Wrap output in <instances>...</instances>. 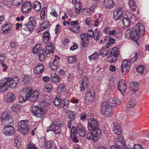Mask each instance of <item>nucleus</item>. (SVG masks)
I'll return each mask as SVG.
<instances>
[{
    "label": "nucleus",
    "instance_id": "obj_45",
    "mask_svg": "<svg viewBox=\"0 0 149 149\" xmlns=\"http://www.w3.org/2000/svg\"><path fill=\"white\" fill-rule=\"evenodd\" d=\"M60 79L59 76L56 74H52L51 77V81L54 83L58 82Z\"/></svg>",
    "mask_w": 149,
    "mask_h": 149
},
{
    "label": "nucleus",
    "instance_id": "obj_58",
    "mask_svg": "<svg viewBox=\"0 0 149 149\" xmlns=\"http://www.w3.org/2000/svg\"><path fill=\"white\" fill-rule=\"evenodd\" d=\"M115 87V85L113 82L111 81L110 82V84L108 87L107 88L108 90L109 91H113Z\"/></svg>",
    "mask_w": 149,
    "mask_h": 149
},
{
    "label": "nucleus",
    "instance_id": "obj_25",
    "mask_svg": "<svg viewBox=\"0 0 149 149\" xmlns=\"http://www.w3.org/2000/svg\"><path fill=\"white\" fill-rule=\"evenodd\" d=\"M77 133L82 137H84L86 134V129L82 124H79L77 126Z\"/></svg>",
    "mask_w": 149,
    "mask_h": 149
},
{
    "label": "nucleus",
    "instance_id": "obj_19",
    "mask_svg": "<svg viewBox=\"0 0 149 149\" xmlns=\"http://www.w3.org/2000/svg\"><path fill=\"white\" fill-rule=\"evenodd\" d=\"M126 33V34L129 36V37L132 39H134L136 38V39L137 40L139 39L140 38H141L139 37V34L138 33L134 31V29L132 30H127Z\"/></svg>",
    "mask_w": 149,
    "mask_h": 149
},
{
    "label": "nucleus",
    "instance_id": "obj_14",
    "mask_svg": "<svg viewBox=\"0 0 149 149\" xmlns=\"http://www.w3.org/2000/svg\"><path fill=\"white\" fill-rule=\"evenodd\" d=\"M69 27L70 30L73 33H78L80 31V27L78 20L71 21Z\"/></svg>",
    "mask_w": 149,
    "mask_h": 149
},
{
    "label": "nucleus",
    "instance_id": "obj_31",
    "mask_svg": "<svg viewBox=\"0 0 149 149\" xmlns=\"http://www.w3.org/2000/svg\"><path fill=\"white\" fill-rule=\"evenodd\" d=\"M97 18L94 21L93 25L95 26H97L100 25L103 20V16L101 14H96Z\"/></svg>",
    "mask_w": 149,
    "mask_h": 149
},
{
    "label": "nucleus",
    "instance_id": "obj_40",
    "mask_svg": "<svg viewBox=\"0 0 149 149\" xmlns=\"http://www.w3.org/2000/svg\"><path fill=\"white\" fill-rule=\"evenodd\" d=\"M21 109V107L17 104H14L12 106L11 109L12 111L17 113L19 112Z\"/></svg>",
    "mask_w": 149,
    "mask_h": 149
},
{
    "label": "nucleus",
    "instance_id": "obj_3",
    "mask_svg": "<svg viewBox=\"0 0 149 149\" xmlns=\"http://www.w3.org/2000/svg\"><path fill=\"white\" fill-rule=\"evenodd\" d=\"M28 121L27 120L19 121L18 123V130L23 135H25L28 133L29 130L28 125Z\"/></svg>",
    "mask_w": 149,
    "mask_h": 149
},
{
    "label": "nucleus",
    "instance_id": "obj_44",
    "mask_svg": "<svg viewBox=\"0 0 149 149\" xmlns=\"http://www.w3.org/2000/svg\"><path fill=\"white\" fill-rule=\"evenodd\" d=\"M105 42H107V45H108V46H110V44H113L115 40L112 37L109 36H106L104 38Z\"/></svg>",
    "mask_w": 149,
    "mask_h": 149
},
{
    "label": "nucleus",
    "instance_id": "obj_55",
    "mask_svg": "<svg viewBox=\"0 0 149 149\" xmlns=\"http://www.w3.org/2000/svg\"><path fill=\"white\" fill-rule=\"evenodd\" d=\"M74 6L75 10H78L80 12V10L82 8L81 3L80 2H79L75 3Z\"/></svg>",
    "mask_w": 149,
    "mask_h": 149
},
{
    "label": "nucleus",
    "instance_id": "obj_46",
    "mask_svg": "<svg viewBox=\"0 0 149 149\" xmlns=\"http://www.w3.org/2000/svg\"><path fill=\"white\" fill-rule=\"evenodd\" d=\"M66 87L63 84H61L58 87L57 91L59 94H62L66 92Z\"/></svg>",
    "mask_w": 149,
    "mask_h": 149
},
{
    "label": "nucleus",
    "instance_id": "obj_49",
    "mask_svg": "<svg viewBox=\"0 0 149 149\" xmlns=\"http://www.w3.org/2000/svg\"><path fill=\"white\" fill-rule=\"evenodd\" d=\"M50 36L48 32H45L44 34L43 42L45 43H47L49 39Z\"/></svg>",
    "mask_w": 149,
    "mask_h": 149
},
{
    "label": "nucleus",
    "instance_id": "obj_63",
    "mask_svg": "<svg viewBox=\"0 0 149 149\" xmlns=\"http://www.w3.org/2000/svg\"><path fill=\"white\" fill-rule=\"evenodd\" d=\"M92 12L90 10H87L86 9H84L82 12V14L86 15H90L91 14Z\"/></svg>",
    "mask_w": 149,
    "mask_h": 149
},
{
    "label": "nucleus",
    "instance_id": "obj_47",
    "mask_svg": "<svg viewBox=\"0 0 149 149\" xmlns=\"http://www.w3.org/2000/svg\"><path fill=\"white\" fill-rule=\"evenodd\" d=\"M122 22L125 28H127L130 25V22L129 19L126 17H124L122 19Z\"/></svg>",
    "mask_w": 149,
    "mask_h": 149
},
{
    "label": "nucleus",
    "instance_id": "obj_48",
    "mask_svg": "<svg viewBox=\"0 0 149 149\" xmlns=\"http://www.w3.org/2000/svg\"><path fill=\"white\" fill-rule=\"evenodd\" d=\"M45 54L46 53L44 50L40 52L38 55V60L39 61H42L45 60L46 57V55Z\"/></svg>",
    "mask_w": 149,
    "mask_h": 149
},
{
    "label": "nucleus",
    "instance_id": "obj_20",
    "mask_svg": "<svg viewBox=\"0 0 149 149\" xmlns=\"http://www.w3.org/2000/svg\"><path fill=\"white\" fill-rule=\"evenodd\" d=\"M32 6L30 2L26 1L22 5L21 10L22 12L25 14L29 12L31 9Z\"/></svg>",
    "mask_w": 149,
    "mask_h": 149
},
{
    "label": "nucleus",
    "instance_id": "obj_23",
    "mask_svg": "<svg viewBox=\"0 0 149 149\" xmlns=\"http://www.w3.org/2000/svg\"><path fill=\"white\" fill-rule=\"evenodd\" d=\"M114 141L116 145L120 148H123L125 147L124 141L121 136L116 138L115 139Z\"/></svg>",
    "mask_w": 149,
    "mask_h": 149
},
{
    "label": "nucleus",
    "instance_id": "obj_35",
    "mask_svg": "<svg viewBox=\"0 0 149 149\" xmlns=\"http://www.w3.org/2000/svg\"><path fill=\"white\" fill-rule=\"evenodd\" d=\"M139 54V52H136L131 53L130 57V59L131 62L134 63L137 59Z\"/></svg>",
    "mask_w": 149,
    "mask_h": 149
},
{
    "label": "nucleus",
    "instance_id": "obj_13",
    "mask_svg": "<svg viewBox=\"0 0 149 149\" xmlns=\"http://www.w3.org/2000/svg\"><path fill=\"white\" fill-rule=\"evenodd\" d=\"M130 64V62L127 60H124L122 61L120 69L123 75L125 74L129 71Z\"/></svg>",
    "mask_w": 149,
    "mask_h": 149
},
{
    "label": "nucleus",
    "instance_id": "obj_24",
    "mask_svg": "<svg viewBox=\"0 0 149 149\" xmlns=\"http://www.w3.org/2000/svg\"><path fill=\"white\" fill-rule=\"evenodd\" d=\"M29 20L30 21L26 24V25L28 31H29L31 32L33 31L34 24H36V22L33 17H30Z\"/></svg>",
    "mask_w": 149,
    "mask_h": 149
},
{
    "label": "nucleus",
    "instance_id": "obj_7",
    "mask_svg": "<svg viewBox=\"0 0 149 149\" xmlns=\"http://www.w3.org/2000/svg\"><path fill=\"white\" fill-rule=\"evenodd\" d=\"M31 111L33 115L37 118H41L43 116L44 112L43 109L35 106H33Z\"/></svg>",
    "mask_w": 149,
    "mask_h": 149
},
{
    "label": "nucleus",
    "instance_id": "obj_38",
    "mask_svg": "<svg viewBox=\"0 0 149 149\" xmlns=\"http://www.w3.org/2000/svg\"><path fill=\"white\" fill-rule=\"evenodd\" d=\"M39 92L36 90L33 92L32 94L31 93L30 95V100L32 102L35 101L39 97Z\"/></svg>",
    "mask_w": 149,
    "mask_h": 149
},
{
    "label": "nucleus",
    "instance_id": "obj_8",
    "mask_svg": "<svg viewBox=\"0 0 149 149\" xmlns=\"http://www.w3.org/2000/svg\"><path fill=\"white\" fill-rule=\"evenodd\" d=\"M119 52L117 47H114L111 51L110 54L108 58L109 62L114 63L117 60Z\"/></svg>",
    "mask_w": 149,
    "mask_h": 149
},
{
    "label": "nucleus",
    "instance_id": "obj_9",
    "mask_svg": "<svg viewBox=\"0 0 149 149\" xmlns=\"http://www.w3.org/2000/svg\"><path fill=\"white\" fill-rule=\"evenodd\" d=\"M54 104L56 106L59 105L64 109H67L69 101L67 98H65L61 102V99L58 97H56L54 101Z\"/></svg>",
    "mask_w": 149,
    "mask_h": 149
},
{
    "label": "nucleus",
    "instance_id": "obj_1",
    "mask_svg": "<svg viewBox=\"0 0 149 149\" xmlns=\"http://www.w3.org/2000/svg\"><path fill=\"white\" fill-rule=\"evenodd\" d=\"M33 89L31 86H29L20 90L19 92L20 97L19 101L21 102H24L28 100L30 97Z\"/></svg>",
    "mask_w": 149,
    "mask_h": 149
},
{
    "label": "nucleus",
    "instance_id": "obj_54",
    "mask_svg": "<svg viewBox=\"0 0 149 149\" xmlns=\"http://www.w3.org/2000/svg\"><path fill=\"white\" fill-rule=\"evenodd\" d=\"M13 4L15 6H18L22 4L23 0H13Z\"/></svg>",
    "mask_w": 149,
    "mask_h": 149
},
{
    "label": "nucleus",
    "instance_id": "obj_32",
    "mask_svg": "<svg viewBox=\"0 0 149 149\" xmlns=\"http://www.w3.org/2000/svg\"><path fill=\"white\" fill-rule=\"evenodd\" d=\"M15 95L13 93L10 92L7 94L4 99L6 102H12L15 100Z\"/></svg>",
    "mask_w": 149,
    "mask_h": 149
},
{
    "label": "nucleus",
    "instance_id": "obj_16",
    "mask_svg": "<svg viewBox=\"0 0 149 149\" xmlns=\"http://www.w3.org/2000/svg\"><path fill=\"white\" fill-rule=\"evenodd\" d=\"M105 103H108L109 106L114 107L119 105L120 103V100L116 97L110 98L108 101Z\"/></svg>",
    "mask_w": 149,
    "mask_h": 149
},
{
    "label": "nucleus",
    "instance_id": "obj_22",
    "mask_svg": "<svg viewBox=\"0 0 149 149\" xmlns=\"http://www.w3.org/2000/svg\"><path fill=\"white\" fill-rule=\"evenodd\" d=\"M95 95L93 91H91L86 94L85 101L87 104H88L90 102L93 101L94 100Z\"/></svg>",
    "mask_w": 149,
    "mask_h": 149
},
{
    "label": "nucleus",
    "instance_id": "obj_42",
    "mask_svg": "<svg viewBox=\"0 0 149 149\" xmlns=\"http://www.w3.org/2000/svg\"><path fill=\"white\" fill-rule=\"evenodd\" d=\"M41 47L40 44H36L33 47L32 49V52L34 54H37L39 52L40 53L42 51H43Z\"/></svg>",
    "mask_w": 149,
    "mask_h": 149
},
{
    "label": "nucleus",
    "instance_id": "obj_36",
    "mask_svg": "<svg viewBox=\"0 0 149 149\" xmlns=\"http://www.w3.org/2000/svg\"><path fill=\"white\" fill-rule=\"evenodd\" d=\"M130 85V90L132 92H135L138 90L139 85L137 82L132 81Z\"/></svg>",
    "mask_w": 149,
    "mask_h": 149
},
{
    "label": "nucleus",
    "instance_id": "obj_27",
    "mask_svg": "<svg viewBox=\"0 0 149 149\" xmlns=\"http://www.w3.org/2000/svg\"><path fill=\"white\" fill-rule=\"evenodd\" d=\"M42 139L44 140L43 143H45V146L47 149H56V144L53 141H51L46 142L45 138H42Z\"/></svg>",
    "mask_w": 149,
    "mask_h": 149
},
{
    "label": "nucleus",
    "instance_id": "obj_2",
    "mask_svg": "<svg viewBox=\"0 0 149 149\" xmlns=\"http://www.w3.org/2000/svg\"><path fill=\"white\" fill-rule=\"evenodd\" d=\"M88 130L91 132L102 133L97 120L93 118H91L88 120Z\"/></svg>",
    "mask_w": 149,
    "mask_h": 149
},
{
    "label": "nucleus",
    "instance_id": "obj_15",
    "mask_svg": "<svg viewBox=\"0 0 149 149\" xmlns=\"http://www.w3.org/2000/svg\"><path fill=\"white\" fill-rule=\"evenodd\" d=\"M81 43L83 47H85L88 42V37L86 33H82L80 35Z\"/></svg>",
    "mask_w": 149,
    "mask_h": 149
},
{
    "label": "nucleus",
    "instance_id": "obj_10",
    "mask_svg": "<svg viewBox=\"0 0 149 149\" xmlns=\"http://www.w3.org/2000/svg\"><path fill=\"white\" fill-rule=\"evenodd\" d=\"M3 79H5L7 81L6 82V84H9L8 85V87H10L12 88H14L17 86V84L19 82V79L17 77H15L13 78L7 77Z\"/></svg>",
    "mask_w": 149,
    "mask_h": 149
},
{
    "label": "nucleus",
    "instance_id": "obj_11",
    "mask_svg": "<svg viewBox=\"0 0 149 149\" xmlns=\"http://www.w3.org/2000/svg\"><path fill=\"white\" fill-rule=\"evenodd\" d=\"M101 135L102 133L91 132L87 134L86 138L88 140H92L95 142L97 141L98 139L100 138Z\"/></svg>",
    "mask_w": 149,
    "mask_h": 149
},
{
    "label": "nucleus",
    "instance_id": "obj_6",
    "mask_svg": "<svg viewBox=\"0 0 149 149\" xmlns=\"http://www.w3.org/2000/svg\"><path fill=\"white\" fill-rule=\"evenodd\" d=\"M0 119L2 125L11 124L13 122L11 116L6 111H3L2 113Z\"/></svg>",
    "mask_w": 149,
    "mask_h": 149
},
{
    "label": "nucleus",
    "instance_id": "obj_4",
    "mask_svg": "<svg viewBox=\"0 0 149 149\" xmlns=\"http://www.w3.org/2000/svg\"><path fill=\"white\" fill-rule=\"evenodd\" d=\"M1 129L2 133L7 136H12L15 133L14 127L11 125H2Z\"/></svg>",
    "mask_w": 149,
    "mask_h": 149
},
{
    "label": "nucleus",
    "instance_id": "obj_64",
    "mask_svg": "<svg viewBox=\"0 0 149 149\" xmlns=\"http://www.w3.org/2000/svg\"><path fill=\"white\" fill-rule=\"evenodd\" d=\"M111 27L110 26H106L104 28L103 32L105 34L108 35L111 30Z\"/></svg>",
    "mask_w": 149,
    "mask_h": 149
},
{
    "label": "nucleus",
    "instance_id": "obj_57",
    "mask_svg": "<svg viewBox=\"0 0 149 149\" xmlns=\"http://www.w3.org/2000/svg\"><path fill=\"white\" fill-rule=\"evenodd\" d=\"M145 69L144 66H143L141 65L139 66L136 68L137 71L141 74H142L143 73V71Z\"/></svg>",
    "mask_w": 149,
    "mask_h": 149
},
{
    "label": "nucleus",
    "instance_id": "obj_60",
    "mask_svg": "<svg viewBox=\"0 0 149 149\" xmlns=\"http://www.w3.org/2000/svg\"><path fill=\"white\" fill-rule=\"evenodd\" d=\"M70 136H74L77 133V127L76 128L75 127H72L70 130Z\"/></svg>",
    "mask_w": 149,
    "mask_h": 149
},
{
    "label": "nucleus",
    "instance_id": "obj_39",
    "mask_svg": "<svg viewBox=\"0 0 149 149\" xmlns=\"http://www.w3.org/2000/svg\"><path fill=\"white\" fill-rule=\"evenodd\" d=\"M54 50V48L53 45L51 43H49L46 47L45 52L46 54H48L53 53Z\"/></svg>",
    "mask_w": 149,
    "mask_h": 149
},
{
    "label": "nucleus",
    "instance_id": "obj_30",
    "mask_svg": "<svg viewBox=\"0 0 149 149\" xmlns=\"http://www.w3.org/2000/svg\"><path fill=\"white\" fill-rule=\"evenodd\" d=\"M44 69L43 65L41 64H39L34 68L33 72L36 74H39L43 72Z\"/></svg>",
    "mask_w": 149,
    "mask_h": 149
},
{
    "label": "nucleus",
    "instance_id": "obj_62",
    "mask_svg": "<svg viewBox=\"0 0 149 149\" xmlns=\"http://www.w3.org/2000/svg\"><path fill=\"white\" fill-rule=\"evenodd\" d=\"M5 56L4 53H0V64L3 62L5 60Z\"/></svg>",
    "mask_w": 149,
    "mask_h": 149
},
{
    "label": "nucleus",
    "instance_id": "obj_51",
    "mask_svg": "<svg viewBox=\"0 0 149 149\" xmlns=\"http://www.w3.org/2000/svg\"><path fill=\"white\" fill-rule=\"evenodd\" d=\"M49 66L51 69L53 70H56L58 68V64L56 62H51Z\"/></svg>",
    "mask_w": 149,
    "mask_h": 149
},
{
    "label": "nucleus",
    "instance_id": "obj_59",
    "mask_svg": "<svg viewBox=\"0 0 149 149\" xmlns=\"http://www.w3.org/2000/svg\"><path fill=\"white\" fill-rule=\"evenodd\" d=\"M98 57V54L97 53L93 54L89 57L90 60H95Z\"/></svg>",
    "mask_w": 149,
    "mask_h": 149
},
{
    "label": "nucleus",
    "instance_id": "obj_5",
    "mask_svg": "<svg viewBox=\"0 0 149 149\" xmlns=\"http://www.w3.org/2000/svg\"><path fill=\"white\" fill-rule=\"evenodd\" d=\"M112 107L109 106L108 103L103 102L102 104L101 113L106 117H111L113 115Z\"/></svg>",
    "mask_w": 149,
    "mask_h": 149
},
{
    "label": "nucleus",
    "instance_id": "obj_26",
    "mask_svg": "<svg viewBox=\"0 0 149 149\" xmlns=\"http://www.w3.org/2000/svg\"><path fill=\"white\" fill-rule=\"evenodd\" d=\"M112 132L114 134L117 135H119L122 132V130L119 125L116 123H114L113 125Z\"/></svg>",
    "mask_w": 149,
    "mask_h": 149
},
{
    "label": "nucleus",
    "instance_id": "obj_21",
    "mask_svg": "<svg viewBox=\"0 0 149 149\" xmlns=\"http://www.w3.org/2000/svg\"><path fill=\"white\" fill-rule=\"evenodd\" d=\"M114 17L116 20L120 19L123 17V9L120 8H118L113 12Z\"/></svg>",
    "mask_w": 149,
    "mask_h": 149
},
{
    "label": "nucleus",
    "instance_id": "obj_12",
    "mask_svg": "<svg viewBox=\"0 0 149 149\" xmlns=\"http://www.w3.org/2000/svg\"><path fill=\"white\" fill-rule=\"evenodd\" d=\"M134 31L137 32L139 34V37H142L145 32V27L143 24L139 22L137 23L134 27Z\"/></svg>",
    "mask_w": 149,
    "mask_h": 149
},
{
    "label": "nucleus",
    "instance_id": "obj_29",
    "mask_svg": "<svg viewBox=\"0 0 149 149\" xmlns=\"http://www.w3.org/2000/svg\"><path fill=\"white\" fill-rule=\"evenodd\" d=\"M7 80L5 79H2V80L0 81V92H3L6 91L8 89V85H9L8 84H6V82Z\"/></svg>",
    "mask_w": 149,
    "mask_h": 149
},
{
    "label": "nucleus",
    "instance_id": "obj_37",
    "mask_svg": "<svg viewBox=\"0 0 149 149\" xmlns=\"http://www.w3.org/2000/svg\"><path fill=\"white\" fill-rule=\"evenodd\" d=\"M109 46H108V45H106V46L103 47L100 50V55H101L102 57L107 55L109 52V49L108 48Z\"/></svg>",
    "mask_w": 149,
    "mask_h": 149
},
{
    "label": "nucleus",
    "instance_id": "obj_52",
    "mask_svg": "<svg viewBox=\"0 0 149 149\" xmlns=\"http://www.w3.org/2000/svg\"><path fill=\"white\" fill-rule=\"evenodd\" d=\"M41 8V5L40 3L37 1H36L33 4V8L36 11H39Z\"/></svg>",
    "mask_w": 149,
    "mask_h": 149
},
{
    "label": "nucleus",
    "instance_id": "obj_53",
    "mask_svg": "<svg viewBox=\"0 0 149 149\" xmlns=\"http://www.w3.org/2000/svg\"><path fill=\"white\" fill-rule=\"evenodd\" d=\"M31 79V77L29 75H25L24 77L23 82L25 84L29 82Z\"/></svg>",
    "mask_w": 149,
    "mask_h": 149
},
{
    "label": "nucleus",
    "instance_id": "obj_17",
    "mask_svg": "<svg viewBox=\"0 0 149 149\" xmlns=\"http://www.w3.org/2000/svg\"><path fill=\"white\" fill-rule=\"evenodd\" d=\"M127 84L124 80H121L119 81L118 89L122 94H123L127 88Z\"/></svg>",
    "mask_w": 149,
    "mask_h": 149
},
{
    "label": "nucleus",
    "instance_id": "obj_56",
    "mask_svg": "<svg viewBox=\"0 0 149 149\" xmlns=\"http://www.w3.org/2000/svg\"><path fill=\"white\" fill-rule=\"evenodd\" d=\"M101 35V33L100 31L96 32L94 33V34L93 36L94 39L95 40H97L99 39V37Z\"/></svg>",
    "mask_w": 149,
    "mask_h": 149
},
{
    "label": "nucleus",
    "instance_id": "obj_61",
    "mask_svg": "<svg viewBox=\"0 0 149 149\" xmlns=\"http://www.w3.org/2000/svg\"><path fill=\"white\" fill-rule=\"evenodd\" d=\"M118 34L117 32V31L116 30H110L108 35L110 36H113L116 35V36H117V35Z\"/></svg>",
    "mask_w": 149,
    "mask_h": 149
},
{
    "label": "nucleus",
    "instance_id": "obj_41",
    "mask_svg": "<svg viewBox=\"0 0 149 149\" xmlns=\"http://www.w3.org/2000/svg\"><path fill=\"white\" fill-rule=\"evenodd\" d=\"M49 22L45 21L42 22L40 24V30L42 31L46 29L49 26Z\"/></svg>",
    "mask_w": 149,
    "mask_h": 149
},
{
    "label": "nucleus",
    "instance_id": "obj_34",
    "mask_svg": "<svg viewBox=\"0 0 149 149\" xmlns=\"http://www.w3.org/2000/svg\"><path fill=\"white\" fill-rule=\"evenodd\" d=\"M104 5L107 8L111 9L115 6V3L113 0H104Z\"/></svg>",
    "mask_w": 149,
    "mask_h": 149
},
{
    "label": "nucleus",
    "instance_id": "obj_50",
    "mask_svg": "<svg viewBox=\"0 0 149 149\" xmlns=\"http://www.w3.org/2000/svg\"><path fill=\"white\" fill-rule=\"evenodd\" d=\"M136 104V102L135 100H131L127 102V106L128 108H132L134 107Z\"/></svg>",
    "mask_w": 149,
    "mask_h": 149
},
{
    "label": "nucleus",
    "instance_id": "obj_28",
    "mask_svg": "<svg viewBox=\"0 0 149 149\" xmlns=\"http://www.w3.org/2000/svg\"><path fill=\"white\" fill-rule=\"evenodd\" d=\"M12 28L11 24L7 23L4 24L2 26L1 29L3 33L7 34L11 32Z\"/></svg>",
    "mask_w": 149,
    "mask_h": 149
},
{
    "label": "nucleus",
    "instance_id": "obj_43",
    "mask_svg": "<svg viewBox=\"0 0 149 149\" xmlns=\"http://www.w3.org/2000/svg\"><path fill=\"white\" fill-rule=\"evenodd\" d=\"M68 63L71 64L75 63L77 61V56H72L67 57Z\"/></svg>",
    "mask_w": 149,
    "mask_h": 149
},
{
    "label": "nucleus",
    "instance_id": "obj_18",
    "mask_svg": "<svg viewBox=\"0 0 149 149\" xmlns=\"http://www.w3.org/2000/svg\"><path fill=\"white\" fill-rule=\"evenodd\" d=\"M52 131L55 134H59L61 133V129L60 127L55 126L54 124H51L47 128V132Z\"/></svg>",
    "mask_w": 149,
    "mask_h": 149
},
{
    "label": "nucleus",
    "instance_id": "obj_33",
    "mask_svg": "<svg viewBox=\"0 0 149 149\" xmlns=\"http://www.w3.org/2000/svg\"><path fill=\"white\" fill-rule=\"evenodd\" d=\"M88 79L87 77H85L83 79L81 83V86L80 87V91H83L86 89L88 86Z\"/></svg>",
    "mask_w": 149,
    "mask_h": 149
}]
</instances>
